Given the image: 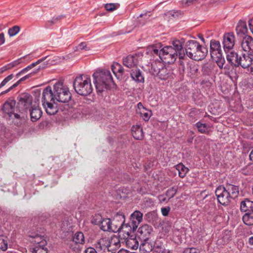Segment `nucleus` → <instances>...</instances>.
<instances>
[{
  "instance_id": "nucleus-1",
  "label": "nucleus",
  "mask_w": 253,
  "mask_h": 253,
  "mask_svg": "<svg viewBox=\"0 0 253 253\" xmlns=\"http://www.w3.org/2000/svg\"><path fill=\"white\" fill-rule=\"evenodd\" d=\"M92 77L97 93H102L105 89L109 88L114 83L111 73L107 70L97 71Z\"/></svg>"
},
{
  "instance_id": "nucleus-2",
  "label": "nucleus",
  "mask_w": 253,
  "mask_h": 253,
  "mask_svg": "<svg viewBox=\"0 0 253 253\" xmlns=\"http://www.w3.org/2000/svg\"><path fill=\"white\" fill-rule=\"evenodd\" d=\"M225 52L227 61L233 67H241L243 69H247L253 63V58H251L246 53L239 55L237 52L232 50Z\"/></svg>"
},
{
  "instance_id": "nucleus-3",
  "label": "nucleus",
  "mask_w": 253,
  "mask_h": 253,
  "mask_svg": "<svg viewBox=\"0 0 253 253\" xmlns=\"http://www.w3.org/2000/svg\"><path fill=\"white\" fill-rule=\"evenodd\" d=\"M185 54L191 59L201 60L207 55L208 51L207 48L202 46L197 41H188L185 47Z\"/></svg>"
},
{
  "instance_id": "nucleus-4",
  "label": "nucleus",
  "mask_w": 253,
  "mask_h": 253,
  "mask_svg": "<svg viewBox=\"0 0 253 253\" xmlns=\"http://www.w3.org/2000/svg\"><path fill=\"white\" fill-rule=\"evenodd\" d=\"M73 86L75 91L79 94L86 96L92 91L90 78L84 75L77 76L74 80Z\"/></svg>"
},
{
  "instance_id": "nucleus-5",
  "label": "nucleus",
  "mask_w": 253,
  "mask_h": 253,
  "mask_svg": "<svg viewBox=\"0 0 253 253\" xmlns=\"http://www.w3.org/2000/svg\"><path fill=\"white\" fill-rule=\"evenodd\" d=\"M210 52L212 60L216 63L220 69H223L225 60L222 55L221 46L219 41L215 40L211 41Z\"/></svg>"
},
{
  "instance_id": "nucleus-6",
  "label": "nucleus",
  "mask_w": 253,
  "mask_h": 253,
  "mask_svg": "<svg viewBox=\"0 0 253 253\" xmlns=\"http://www.w3.org/2000/svg\"><path fill=\"white\" fill-rule=\"evenodd\" d=\"M53 89L56 101L65 103L70 100L71 94L63 83L57 82L55 84Z\"/></svg>"
},
{
  "instance_id": "nucleus-7",
  "label": "nucleus",
  "mask_w": 253,
  "mask_h": 253,
  "mask_svg": "<svg viewBox=\"0 0 253 253\" xmlns=\"http://www.w3.org/2000/svg\"><path fill=\"white\" fill-rule=\"evenodd\" d=\"M17 111H19L22 114V118L27 113L28 110L32 106V96L28 93H23L19 95L17 97Z\"/></svg>"
},
{
  "instance_id": "nucleus-8",
  "label": "nucleus",
  "mask_w": 253,
  "mask_h": 253,
  "mask_svg": "<svg viewBox=\"0 0 253 253\" xmlns=\"http://www.w3.org/2000/svg\"><path fill=\"white\" fill-rule=\"evenodd\" d=\"M15 101L13 100H9L5 102L3 105V112L12 119H21L22 118V114L17 111L15 107Z\"/></svg>"
},
{
  "instance_id": "nucleus-9",
  "label": "nucleus",
  "mask_w": 253,
  "mask_h": 253,
  "mask_svg": "<svg viewBox=\"0 0 253 253\" xmlns=\"http://www.w3.org/2000/svg\"><path fill=\"white\" fill-rule=\"evenodd\" d=\"M177 57L178 55L171 46H166L161 49L160 59L166 63H173Z\"/></svg>"
},
{
  "instance_id": "nucleus-10",
  "label": "nucleus",
  "mask_w": 253,
  "mask_h": 253,
  "mask_svg": "<svg viewBox=\"0 0 253 253\" xmlns=\"http://www.w3.org/2000/svg\"><path fill=\"white\" fill-rule=\"evenodd\" d=\"M125 215L121 212H117L114 215L112 220H111L113 232H123L125 227L127 228V224H125Z\"/></svg>"
},
{
  "instance_id": "nucleus-11",
  "label": "nucleus",
  "mask_w": 253,
  "mask_h": 253,
  "mask_svg": "<svg viewBox=\"0 0 253 253\" xmlns=\"http://www.w3.org/2000/svg\"><path fill=\"white\" fill-rule=\"evenodd\" d=\"M218 202L222 205H227L231 201V198L226 189L223 186L218 187L215 191Z\"/></svg>"
},
{
  "instance_id": "nucleus-12",
  "label": "nucleus",
  "mask_w": 253,
  "mask_h": 253,
  "mask_svg": "<svg viewBox=\"0 0 253 253\" xmlns=\"http://www.w3.org/2000/svg\"><path fill=\"white\" fill-rule=\"evenodd\" d=\"M242 49L245 52L247 55L253 58V38L251 36H245L241 42Z\"/></svg>"
},
{
  "instance_id": "nucleus-13",
  "label": "nucleus",
  "mask_w": 253,
  "mask_h": 253,
  "mask_svg": "<svg viewBox=\"0 0 253 253\" xmlns=\"http://www.w3.org/2000/svg\"><path fill=\"white\" fill-rule=\"evenodd\" d=\"M152 69L153 74L157 75L161 80H166L169 77V71L161 63L152 64Z\"/></svg>"
},
{
  "instance_id": "nucleus-14",
  "label": "nucleus",
  "mask_w": 253,
  "mask_h": 253,
  "mask_svg": "<svg viewBox=\"0 0 253 253\" xmlns=\"http://www.w3.org/2000/svg\"><path fill=\"white\" fill-rule=\"evenodd\" d=\"M101 219L102 218L100 215H97L94 218L92 222L96 224H99L100 229L104 231L113 232V225L111 219L109 218Z\"/></svg>"
},
{
  "instance_id": "nucleus-15",
  "label": "nucleus",
  "mask_w": 253,
  "mask_h": 253,
  "mask_svg": "<svg viewBox=\"0 0 253 253\" xmlns=\"http://www.w3.org/2000/svg\"><path fill=\"white\" fill-rule=\"evenodd\" d=\"M235 36L232 33H226L223 35L222 44L224 52L232 50L235 45Z\"/></svg>"
},
{
  "instance_id": "nucleus-16",
  "label": "nucleus",
  "mask_w": 253,
  "mask_h": 253,
  "mask_svg": "<svg viewBox=\"0 0 253 253\" xmlns=\"http://www.w3.org/2000/svg\"><path fill=\"white\" fill-rule=\"evenodd\" d=\"M56 101L54 89L52 90L51 86H48L43 89L42 97V105H44L46 103L49 102H54Z\"/></svg>"
},
{
  "instance_id": "nucleus-17",
  "label": "nucleus",
  "mask_w": 253,
  "mask_h": 253,
  "mask_svg": "<svg viewBox=\"0 0 253 253\" xmlns=\"http://www.w3.org/2000/svg\"><path fill=\"white\" fill-rule=\"evenodd\" d=\"M172 45H170L173 50L175 51L180 60L184 59L185 57V53L183 49L182 42L178 40H174L171 42Z\"/></svg>"
},
{
  "instance_id": "nucleus-18",
  "label": "nucleus",
  "mask_w": 253,
  "mask_h": 253,
  "mask_svg": "<svg viewBox=\"0 0 253 253\" xmlns=\"http://www.w3.org/2000/svg\"><path fill=\"white\" fill-rule=\"evenodd\" d=\"M113 240L110 242L106 238H101L95 244V247L98 251H110V248L113 244Z\"/></svg>"
},
{
  "instance_id": "nucleus-19",
  "label": "nucleus",
  "mask_w": 253,
  "mask_h": 253,
  "mask_svg": "<svg viewBox=\"0 0 253 253\" xmlns=\"http://www.w3.org/2000/svg\"><path fill=\"white\" fill-rule=\"evenodd\" d=\"M142 218L143 213L139 211H135L131 214L130 219L133 230L136 229L142 221Z\"/></svg>"
},
{
  "instance_id": "nucleus-20",
  "label": "nucleus",
  "mask_w": 253,
  "mask_h": 253,
  "mask_svg": "<svg viewBox=\"0 0 253 253\" xmlns=\"http://www.w3.org/2000/svg\"><path fill=\"white\" fill-rule=\"evenodd\" d=\"M30 112L31 119L32 122H36L42 115V111L36 102L33 104L29 109Z\"/></svg>"
},
{
  "instance_id": "nucleus-21",
  "label": "nucleus",
  "mask_w": 253,
  "mask_h": 253,
  "mask_svg": "<svg viewBox=\"0 0 253 253\" xmlns=\"http://www.w3.org/2000/svg\"><path fill=\"white\" fill-rule=\"evenodd\" d=\"M152 231L151 226L145 224L138 228L137 235L142 240H146L149 238V236Z\"/></svg>"
},
{
  "instance_id": "nucleus-22",
  "label": "nucleus",
  "mask_w": 253,
  "mask_h": 253,
  "mask_svg": "<svg viewBox=\"0 0 253 253\" xmlns=\"http://www.w3.org/2000/svg\"><path fill=\"white\" fill-rule=\"evenodd\" d=\"M138 59L136 56L128 55L123 59V64L125 66L132 68V69L137 67Z\"/></svg>"
},
{
  "instance_id": "nucleus-23",
  "label": "nucleus",
  "mask_w": 253,
  "mask_h": 253,
  "mask_svg": "<svg viewBox=\"0 0 253 253\" xmlns=\"http://www.w3.org/2000/svg\"><path fill=\"white\" fill-rule=\"evenodd\" d=\"M126 232L127 237L126 238V243L127 246L133 250H136L139 246V243L138 241L135 238L129 237V231H124Z\"/></svg>"
},
{
  "instance_id": "nucleus-24",
  "label": "nucleus",
  "mask_w": 253,
  "mask_h": 253,
  "mask_svg": "<svg viewBox=\"0 0 253 253\" xmlns=\"http://www.w3.org/2000/svg\"><path fill=\"white\" fill-rule=\"evenodd\" d=\"M133 137L137 140H141L144 137L142 127L140 125L133 126L131 128Z\"/></svg>"
},
{
  "instance_id": "nucleus-25",
  "label": "nucleus",
  "mask_w": 253,
  "mask_h": 253,
  "mask_svg": "<svg viewBox=\"0 0 253 253\" xmlns=\"http://www.w3.org/2000/svg\"><path fill=\"white\" fill-rule=\"evenodd\" d=\"M45 109L46 113L49 115L55 114L58 112V108L55 101L54 102H49L42 105Z\"/></svg>"
},
{
  "instance_id": "nucleus-26",
  "label": "nucleus",
  "mask_w": 253,
  "mask_h": 253,
  "mask_svg": "<svg viewBox=\"0 0 253 253\" xmlns=\"http://www.w3.org/2000/svg\"><path fill=\"white\" fill-rule=\"evenodd\" d=\"M111 69L118 79L122 78L124 73V68L120 64L117 62L113 63L111 66Z\"/></svg>"
},
{
  "instance_id": "nucleus-27",
  "label": "nucleus",
  "mask_w": 253,
  "mask_h": 253,
  "mask_svg": "<svg viewBox=\"0 0 253 253\" xmlns=\"http://www.w3.org/2000/svg\"><path fill=\"white\" fill-rule=\"evenodd\" d=\"M224 188L226 189L231 199H234L238 196L239 194V188L238 186L228 184L226 185V187H224Z\"/></svg>"
},
{
  "instance_id": "nucleus-28",
  "label": "nucleus",
  "mask_w": 253,
  "mask_h": 253,
  "mask_svg": "<svg viewBox=\"0 0 253 253\" xmlns=\"http://www.w3.org/2000/svg\"><path fill=\"white\" fill-rule=\"evenodd\" d=\"M130 75L132 79L136 82H141L144 81V78L140 70L137 69V67L131 70Z\"/></svg>"
},
{
  "instance_id": "nucleus-29",
  "label": "nucleus",
  "mask_w": 253,
  "mask_h": 253,
  "mask_svg": "<svg viewBox=\"0 0 253 253\" xmlns=\"http://www.w3.org/2000/svg\"><path fill=\"white\" fill-rule=\"evenodd\" d=\"M73 241L76 244H84L85 243L84 237L82 232H77L73 236Z\"/></svg>"
},
{
  "instance_id": "nucleus-30",
  "label": "nucleus",
  "mask_w": 253,
  "mask_h": 253,
  "mask_svg": "<svg viewBox=\"0 0 253 253\" xmlns=\"http://www.w3.org/2000/svg\"><path fill=\"white\" fill-rule=\"evenodd\" d=\"M236 32L237 34H245L248 32L246 23L245 22L240 21L236 27Z\"/></svg>"
},
{
  "instance_id": "nucleus-31",
  "label": "nucleus",
  "mask_w": 253,
  "mask_h": 253,
  "mask_svg": "<svg viewBox=\"0 0 253 253\" xmlns=\"http://www.w3.org/2000/svg\"><path fill=\"white\" fill-rule=\"evenodd\" d=\"M8 248V238L3 235H0V252L5 251Z\"/></svg>"
},
{
  "instance_id": "nucleus-32",
  "label": "nucleus",
  "mask_w": 253,
  "mask_h": 253,
  "mask_svg": "<svg viewBox=\"0 0 253 253\" xmlns=\"http://www.w3.org/2000/svg\"><path fill=\"white\" fill-rule=\"evenodd\" d=\"M196 126L198 129V131L202 133H208L210 130V126L206 124H203L199 122L196 124Z\"/></svg>"
},
{
  "instance_id": "nucleus-33",
  "label": "nucleus",
  "mask_w": 253,
  "mask_h": 253,
  "mask_svg": "<svg viewBox=\"0 0 253 253\" xmlns=\"http://www.w3.org/2000/svg\"><path fill=\"white\" fill-rule=\"evenodd\" d=\"M176 169L178 171L179 177L183 178L188 171V169L185 167L182 164H179L176 165Z\"/></svg>"
},
{
  "instance_id": "nucleus-34",
  "label": "nucleus",
  "mask_w": 253,
  "mask_h": 253,
  "mask_svg": "<svg viewBox=\"0 0 253 253\" xmlns=\"http://www.w3.org/2000/svg\"><path fill=\"white\" fill-rule=\"evenodd\" d=\"M252 202L248 199H246L244 201H242L241 203L240 209L241 210L244 212H247L249 211L250 208L252 206Z\"/></svg>"
},
{
  "instance_id": "nucleus-35",
  "label": "nucleus",
  "mask_w": 253,
  "mask_h": 253,
  "mask_svg": "<svg viewBox=\"0 0 253 253\" xmlns=\"http://www.w3.org/2000/svg\"><path fill=\"white\" fill-rule=\"evenodd\" d=\"M243 221L247 225H253V214H252V213H246L243 216Z\"/></svg>"
},
{
  "instance_id": "nucleus-36",
  "label": "nucleus",
  "mask_w": 253,
  "mask_h": 253,
  "mask_svg": "<svg viewBox=\"0 0 253 253\" xmlns=\"http://www.w3.org/2000/svg\"><path fill=\"white\" fill-rule=\"evenodd\" d=\"M42 237L41 236L38 234H36L35 235L29 236V241L37 245V246L39 245V244L42 242Z\"/></svg>"
},
{
  "instance_id": "nucleus-37",
  "label": "nucleus",
  "mask_w": 253,
  "mask_h": 253,
  "mask_svg": "<svg viewBox=\"0 0 253 253\" xmlns=\"http://www.w3.org/2000/svg\"><path fill=\"white\" fill-rule=\"evenodd\" d=\"M140 114L141 117L145 121H148L152 115L151 111L150 110H147L145 108L141 110L140 111Z\"/></svg>"
},
{
  "instance_id": "nucleus-38",
  "label": "nucleus",
  "mask_w": 253,
  "mask_h": 253,
  "mask_svg": "<svg viewBox=\"0 0 253 253\" xmlns=\"http://www.w3.org/2000/svg\"><path fill=\"white\" fill-rule=\"evenodd\" d=\"M20 31V27L18 26H14L9 28L8 31L10 37L15 36Z\"/></svg>"
},
{
  "instance_id": "nucleus-39",
  "label": "nucleus",
  "mask_w": 253,
  "mask_h": 253,
  "mask_svg": "<svg viewBox=\"0 0 253 253\" xmlns=\"http://www.w3.org/2000/svg\"><path fill=\"white\" fill-rule=\"evenodd\" d=\"M119 6L118 3H107L105 5V8L107 11H112L116 9Z\"/></svg>"
},
{
  "instance_id": "nucleus-40",
  "label": "nucleus",
  "mask_w": 253,
  "mask_h": 253,
  "mask_svg": "<svg viewBox=\"0 0 253 253\" xmlns=\"http://www.w3.org/2000/svg\"><path fill=\"white\" fill-rule=\"evenodd\" d=\"M155 253H169V251L166 250L164 246L156 245L155 247Z\"/></svg>"
},
{
  "instance_id": "nucleus-41",
  "label": "nucleus",
  "mask_w": 253,
  "mask_h": 253,
  "mask_svg": "<svg viewBox=\"0 0 253 253\" xmlns=\"http://www.w3.org/2000/svg\"><path fill=\"white\" fill-rule=\"evenodd\" d=\"M177 189L175 188L172 187L167 191L166 195L168 197L169 199L175 195Z\"/></svg>"
},
{
  "instance_id": "nucleus-42",
  "label": "nucleus",
  "mask_w": 253,
  "mask_h": 253,
  "mask_svg": "<svg viewBox=\"0 0 253 253\" xmlns=\"http://www.w3.org/2000/svg\"><path fill=\"white\" fill-rule=\"evenodd\" d=\"M33 253H46V251L43 248H42L41 246H36L34 248L31 249Z\"/></svg>"
},
{
  "instance_id": "nucleus-43",
  "label": "nucleus",
  "mask_w": 253,
  "mask_h": 253,
  "mask_svg": "<svg viewBox=\"0 0 253 253\" xmlns=\"http://www.w3.org/2000/svg\"><path fill=\"white\" fill-rule=\"evenodd\" d=\"M199 0H182V4L184 6H188L198 2Z\"/></svg>"
},
{
  "instance_id": "nucleus-44",
  "label": "nucleus",
  "mask_w": 253,
  "mask_h": 253,
  "mask_svg": "<svg viewBox=\"0 0 253 253\" xmlns=\"http://www.w3.org/2000/svg\"><path fill=\"white\" fill-rule=\"evenodd\" d=\"M13 77L12 74H10L6 77L0 83V88L4 86L9 81H10Z\"/></svg>"
},
{
  "instance_id": "nucleus-45",
  "label": "nucleus",
  "mask_w": 253,
  "mask_h": 253,
  "mask_svg": "<svg viewBox=\"0 0 253 253\" xmlns=\"http://www.w3.org/2000/svg\"><path fill=\"white\" fill-rule=\"evenodd\" d=\"M149 51H150L152 53L158 55L160 58V53L161 52V49L159 50L157 49L155 46H151L149 48Z\"/></svg>"
},
{
  "instance_id": "nucleus-46",
  "label": "nucleus",
  "mask_w": 253,
  "mask_h": 253,
  "mask_svg": "<svg viewBox=\"0 0 253 253\" xmlns=\"http://www.w3.org/2000/svg\"><path fill=\"white\" fill-rule=\"evenodd\" d=\"M17 64V61H14L13 62L10 63V64L3 67L2 69V72L4 71H6L7 70L11 69L13 67H14Z\"/></svg>"
},
{
  "instance_id": "nucleus-47",
  "label": "nucleus",
  "mask_w": 253,
  "mask_h": 253,
  "mask_svg": "<svg viewBox=\"0 0 253 253\" xmlns=\"http://www.w3.org/2000/svg\"><path fill=\"white\" fill-rule=\"evenodd\" d=\"M170 211V208L169 207L163 208L161 209V212L164 216H167Z\"/></svg>"
},
{
  "instance_id": "nucleus-48",
  "label": "nucleus",
  "mask_w": 253,
  "mask_h": 253,
  "mask_svg": "<svg viewBox=\"0 0 253 253\" xmlns=\"http://www.w3.org/2000/svg\"><path fill=\"white\" fill-rule=\"evenodd\" d=\"M46 57H47L45 56L44 57H43V58L38 60L37 61L32 63L31 65H30V67H31V68L35 67L36 66H37V65H38L39 64L41 63V62L43 61L44 60H45Z\"/></svg>"
},
{
  "instance_id": "nucleus-49",
  "label": "nucleus",
  "mask_w": 253,
  "mask_h": 253,
  "mask_svg": "<svg viewBox=\"0 0 253 253\" xmlns=\"http://www.w3.org/2000/svg\"><path fill=\"white\" fill-rule=\"evenodd\" d=\"M20 83V81L18 80L16 83L13 84L12 86H11L8 89H7L6 90L1 92L2 94H3L4 93H7L10 90H11L12 88L16 87L18 85V84Z\"/></svg>"
},
{
  "instance_id": "nucleus-50",
  "label": "nucleus",
  "mask_w": 253,
  "mask_h": 253,
  "mask_svg": "<svg viewBox=\"0 0 253 253\" xmlns=\"http://www.w3.org/2000/svg\"><path fill=\"white\" fill-rule=\"evenodd\" d=\"M183 253H198V250L195 248H187L186 249Z\"/></svg>"
},
{
  "instance_id": "nucleus-51",
  "label": "nucleus",
  "mask_w": 253,
  "mask_h": 253,
  "mask_svg": "<svg viewBox=\"0 0 253 253\" xmlns=\"http://www.w3.org/2000/svg\"><path fill=\"white\" fill-rule=\"evenodd\" d=\"M77 48L78 50L86 49V48H87L86 50L89 49V48H87L86 43L85 42H81L78 45Z\"/></svg>"
},
{
  "instance_id": "nucleus-52",
  "label": "nucleus",
  "mask_w": 253,
  "mask_h": 253,
  "mask_svg": "<svg viewBox=\"0 0 253 253\" xmlns=\"http://www.w3.org/2000/svg\"><path fill=\"white\" fill-rule=\"evenodd\" d=\"M84 253H97L96 250L92 247H89L85 249Z\"/></svg>"
},
{
  "instance_id": "nucleus-53",
  "label": "nucleus",
  "mask_w": 253,
  "mask_h": 253,
  "mask_svg": "<svg viewBox=\"0 0 253 253\" xmlns=\"http://www.w3.org/2000/svg\"><path fill=\"white\" fill-rule=\"evenodd\" d=\"M31 67H30V65H29L28 66H27V67H26L25 68L23 69V70H22L21 71V72H20L19 73H18V74H17L16 75V76L17 77H18L21 74H23V73H25V72H26L27 71H29L30 70V69H31Z\"/></svg>"
},
{
  "instance_id": "nucleus-54",
  "label": "nucleus",
  "mask_w": 253,
  "mask_h": 253,
  "mask_svg": "<svg viewBox=\"0 0 253 253\" xmlns=\"http://www.w3.org/2000/svg\"><path fill=\"white\" fill-rule=\"evenodd\" d=\"M248 23L250 29L253 34V19H250L248 21Z\"/></svg>"
},
{
  "instance_id": "nucleus-55",
  "label": "nucleus",
  "mask_w": 253,
  "mask_h": 253,
  "mask_svg": "<svg viewBox=\"0 0 253 253\" xmlns=\"http://www.w3.org/2000/svg\"><path fill=\"white\" fill-rule=\"evenodd\" d=\"M5 42L4 35L3 33L0 34V44H2Z\"/></svg>"
},
{
  "instance_id": "nucleus-56",
  "label": "nucleus",
  "mask_w": 253,
  "mask_h": 253,
  "mask_svg": "<svg viewBox=\"0 0 253 253\" xmlns=\"http://www.w3.org/2000/svg\"><path fill=\"white\" fill-rule=\"evenodd\" d=\"M61 18V16H58L56 18H53L52 20L49 21L51 24H55L57 21H58Z\"/></svg>"
},
{
  "instance_id": "nucleus-57",
  "label": "nucleus",
  "mask_w": 253,
  "mask_h": 253,
  "mask_svg": "<svg viewBox=\"0 0 253 253\" xmlns=\"http://www.w3.org/2000/svg\"><path fill=\"white\" fill-rule=\"evenodd\" d=\"M30 77H31L30 74L27 75L23 77V78H21L19 81L21 83L22 81H24L26 80V79H28Z\"/></svg>"
},
{
  "instance_id": "nucleus-58",
  "label": "nucleus",
  "mask_w": 253,
  "mask_h": 253,
  "mask_svg": "<svg viewBox=\"0 0 253 253\" xmlns=\"http://www.w3.org/2000/svg\"><path fill=\"white\" fill-rule=\"evenodd\" d=\"M251 205L252 206H251V208H250L249 211L246 213H252V214H253V202H252V205Z\"/></svg>"
},
{
  "instance_id": "nucleus-59",
  "label": "nucleus",
  "mask_w": 253,
  "mask_h": 253,
  "mask_svg": "<svg viewBox=\"0 0 253 253\" xmlns=\"http://www.w3.org/2000/svg\"><path fill=\"white\" fill-rule=\"evenodd\" d=\"M137 107L139 110H141V108H142L143 109L145 108L141 102H139L137 104Z\"/></svg>"
},
{
  "instance_id": "nucleus-60",
  "label": "nucleus",
  "mask_w": 253,
  "mask_h": 253,
  "mask_svg": "<svg viewBox=\"0 0 253 253\" xmlns=\"http://www.w3.org/2000/svg\"><path fill=\"white\" fill-rule=\"evenodd\" d=\"M159 199L162 202H165V201H167L166 198H163V195H160L159 196Z\"/></svg>"
},
{
  "instance_id": "nucleus-61",
  "label": "nucleus",
  "mask_w": 253,
  "mask_h": 253,
  "mask_svg": "<svg viewBox=\"0 0 253 253\" xmlns=\"http://www.w3.org/2000/svg\"><path fill=\"white\" fill-rule=\"evenodd\" d=\"M249 244L250 245H253V237H251L250 238H249Z\"/></svg>"
},
{
  "instance_id": "nucleus-62",
  "label": "nucleus",
  "mask_w": 253,
  "mask_h": 253,
  "mask_svg": "<svg viewBox=\"0 0 253 253\" xmlns=\"http://www.w3.org/2000/svg\"><path fill=\"white\" fill-rule=\"evenodd\" d=\"M249 156H250V160L252 161H253V150L250 153Z\"/></svg>"
},
{
  "instance_id": "nucleus-63",
  "label": "nucleus",
  "mask_w": 253,
  "mask_h": 253,
  "mask_svg": "<svg viewBox=\"0 0 253 253\" xmlns=\"http://www.w3.org/2000/svg\"><path fill=\"white\" fill-rule=\"evenodd\" d=\"M147 246H149V245L146 244H142L140 246V249L141 250L142 249H143V248H144L145 247H146Z\"/></svg>"
},
{
  "instance_id": "nucleus-64",
  "label": "nucleus",
  "mask_w": 253,
  "mask_h": 253,
  "mask_svg": "<svg viewBox=\"0 0 253 253\" xmlns=\"http://www.w3.org/2000/svg\"><path fill=\"white\" fill-rule=\"evenodd\" d=\"M250 72L253 74V63L250 66Z\"/></svg>"
}]
</instances>
